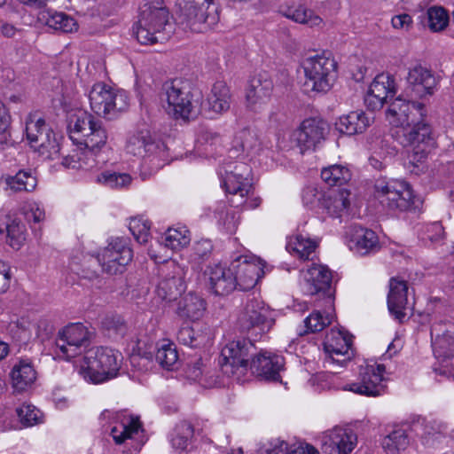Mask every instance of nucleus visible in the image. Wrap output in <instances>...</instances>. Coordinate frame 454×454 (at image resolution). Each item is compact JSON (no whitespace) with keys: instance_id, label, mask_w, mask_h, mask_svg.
Here are the masks:
<instances>
[{"instance_id":"nucleus-1","label":"nucleus","mask_w":454,"mask_h":454,"mask_svg":"<svg viewBox=\"0 0 454 454\" xmlns=\"http://www.w3.org/2000/svg\"><path fill=\"white\" fill-rule=\"evenodd\" d=\"M70 137L77 144L83 145L84 150L71 156L74 164L67 163L72 168H92L94 157L106 145L108 133L103 122L88 112H79L71 121Z\"/></svg>"},{"instance_id":"nucleus-2","label":"nucleus","mask_w":454,"mask_h":454,"mask_svg":"<svg viewBox=\"0 0 454 454\" xmlns=\"http://www.w3.org/2000/svg\"><path fill=\"white\" fill-rule=\"evenodd\" d=\"M160 97L166 113L176 120L184 121L197 114L201 100L200 94L181 79L165 82Z\"/></svg>"},{"instance_id":"nucleus-3","label":"nucleus","mask_w":454,"mask_h":454,"mask_svg":"<svg viewBox=\"0 0 454 454\" xmlns=\"http://www.w3.org/2000/svg\"><path fill=\"white\" fill-rule=\"evenodd\" d=\"M168 21V10L163 0H146L140 7L134 34L141 44H153L167 39L163 31Z\"/></svg>"},{"instance_id":"nucleus-4","label":"nucleus","mask_w":454,"mask_h":454,"mask_svg":"<svg viewBox=\"0 0 454 454\" xmlns=\"http://www.w3.org/2000/svg\"><path fill=\"white\" fill-rule=\"evenodd\" d=\"M122 362V355L110 348L89 349L81 363L80 373L87 380L102 383L114 378Z\"/></svg>"},{"instance_id":"nucleus-5","label":"nucleus","mask_w":454,"mask_h":454,"mask_svg":"<svg viewBox=\"0 0 454 454\" xmlns=\"http://www.w3.org/2000/svg\"><path fill=\"white\" fill-rule=\"evenodd\" d=\"M305 75L303 87L307 91L327 92L336 78L337 63L325 54L309 56L302 62Z\"/></svg>"},{"instance_id":"nucleus-6","label":"nucleus","mask_w":454,"mask_h":454,"mask_svg":"<svg viewBox=\"0 0 454 454\" xmlns=\"http://www.w3.org/2000/svg\"><path fill=\"white\" fill-rule=\"evenodd\" d=\"M184 22L196 33L212 29L219 22L218 7L214 0H179Z\"/></svg>"},{"instance_id":"nucleus-7","label":"nucleus","mask_w":454,"mask_h":454,"mask_svg":"<svg viewBox=\"0 0 454 454\" xmlns=\"http://www.w3.org/2000/svg\"><path fill=\"white\" fill-rule=\"evenodd\" d=\"M402 132L401 144L409 148L408 163L414 168H418V163L424 162L434 145L431 127L423 118L412 122L410 126L404 127Z\"/></svg>"},{"instance_id":"nucleus-8","label":"nucleus","mask_w":454,"mask_h":454,"mask_svg":"<svg viewBox=\"0 0 454 454\" xmlns=\"http://www.w3.org/2000/svg\"><path fill=\"white\" fill-rule=\"evenodd\" d=\"M274 323L270 307L255 297L247 300L237 318V326L240 332H252L255 335L269 332Z\"/></svg>"},{"instance_id":"nucleus-9","label":"nucleus","mask_w":454,"mask_h":454,"mask_svg":"<svg viewBox=\"0 0 454 454\" xmlns=\"http://www.w3.org/2000/svg\"><path fill=\"white\" fill-rule=\"evenodd\" d=\"M89 100L96 114L109 118L124 111L129 106V98L124 90L114 89L103 82L95 83L91 87Z\"/></svg>"},{"instance_id":"nucleus-10","label":"nucleus","mask_w":454,"mask_h":454,"mask_svg":"<svg viewBox=\"0 0 454 454\" xmlns=\"http://www.w3.org/2000/svg\"><path fill=\"white\" fill-rule=\"evenodd\" d=\"M97 259L103 272L122 274L133 259V251L127 239L114 238L98 253Z\"/></svg>"},{"instance_id":"nucleus-11","label":"nucleus","mask_w":454,"mask_h":454,"mask_svg":"<svg viewBox=\"0 0 454 454\" xmlns=\"http://www.w3.org/2000/svg\"><path fill=\"white\" fill-rule=\"evenodd\" d=\"M374 196L382 206L389 209L405 211L414 203L410 185L400 180H377L374 184Z\"/></svg>"},{"instance_id":"nucleus-12","label":"nucleus","mask_w":454,"mask_h":454,"mask_svg":"<svg viewBox=\"0 0 454 454\" xmlns=\"http://www.w3.org/2000/svg\"><path fill=\"white\" fill-rule=\"evenodd\" d=\"M253 348L252 342L247 339L228 342L220 355L219 365L222 372L239 380L248 369V356Z\"/></svg>"},{"instance_id":"nucleus-13","label":"nucleus","mask_w":454,"mask_h":454,"mask_svg":"<svg viewBox=\"0 0 454 454\" xmlns=\"http://www.w3.org/2000/svg\"><path fill=\"white\" fill-rule=\"evenodd\" d=\"M302 290L304 294L316 296L317 302L332 309L334 302V290L332 287V273L324 265L313 264L303 272Z\"/></svg>"},{"instance_id":"nucleus-14","label":"nucleus","mask_w":454,"mask_h":454,"mask_svg":"<svg viewBox=\"0 0 454 454\" xmlns=\"http://www.w3.org/2000/svg\"><path fill=\"white\" fill-rule=\"evenodd\" d=\"M90 342V332L82 324H71L59 332L56 347L59 356L70 359L82 354Z\"/></svg>"},{"instance_id":"nucleus-15","label":"nucleus","mask_w":454,"mask_h":454,"mask_svg":"<svg viewBox=\"0 0 454 454\" xmlns=\"http://www.w3.org/2000/svg\"><path fill=\"white\" fill-rule=\"evenodd\" d=\"M351 345V335L341 330L331 329L324 341L327 367L333 370L336 366L344 367L352 356Z\"/></svg>"},{"instance_id":"nucleus-16","label":"nucleus","mask_w":454,"mask_h":454,"mask_svg":"<svg viewBox=\"0 0 454 454\" xmlns=\"http://www.w3.org/2000/svg\"><path fill=\"white\" fill-rule=\"evenodd\" d=\"M385 365L381 364L361 366L357 381L348 385L345 389L366 396L381 395L385 392Z\"/></svg>"},{"instance_id":"nucleus-17","label":"nucleus","mask_w":454,"mask_h":454,"mask_svg":"<svg viewBox=\"0 0 454 454\" xmlns=\"http://www.w3.org/2000/svg\"><path fill=\"white\" fill-rule=\"evenodd\" d=\"M325 121L317 118L304 120L300 127L292 134V141L299 148L301 153L315 150L325 139L328 133Z\"/></svg>"},{"instance_id":"nucleus-18","label":"nucleus","mask_w":454,"mask_h":454,"mask_svg":"<svg viewBox=\"0 0 454 454\" xmlns=\"http://www.w3.org/2000/svg\"><path fill=\"white\" fill-rule=\"evenodd\" d=\"M427 115V111L423 103L413 100L395 98L387 110V118L390 124L396 127L411 125L412 122L422 120Z\"/></svg>"},{"instance_id":"nucleus-19","label":"nucleus","mask_w":454,"mask_h":454,"mask_svg":"<svg viewBox=\"0 0 454 454\" xmlns=\"http://www.w3.org/2000/svg\"><path fill=\"white\" fill-rule=\"evenodd\" d=\"M223 176V183L227 193L233 196H239L240 201H233L237 204H242L243 199L248 195L251 185V168L244 162H237L233 166L228 164L224 168V174Z\"/></svg>"},{"instance_id":"nucleus-20","label":"nucleus","mask_w":454,"mask_h":454,"mask_svg":"<svg viewBox=\"0 0 454 454\" xmlns=\"http://www.w3.org/2000/svg\"><path fill=\"white\" fill-rule=\"evenodd\" d=\"M273 90V82L266 72L254 75L246 90L247 107L254 112L261 111L270 101Z\"/></svg>"},{"instance_id":"nucleus-21","label":"nucleus","mask_w":454,"mask_h":454,"mask_svg":"<svg viewBox=\"0 0 454 454\" xmlns=\"http://www.w3.org/2000/svg\"><path fill=\"white\" fill-rule=\"evenodd\" d=\"M162 270L164 276L159 281L156 287V294L160 299L170 302L177 299L186 286L184 281V270L171 262Z\"/></svg>"},{"instance_id":"nucleus-22","label":"nucleus","mask_w":454,"mask_h":454,"mask_svg":"<svg viewBox=\"0 0 454 454\" xmlns=\"http://www.w3.org/2000/svg\"><path fill=\"white\" fill-rule=\"evenodd\" d=\"M406 81V94L412 98H422L432 95L437 85V80L433 72L419 64L409 69Z\"/></svg>"},{"instance_id":"nucleus-23","label":"nucleus","mask_w":454,"mask_h":454,"mask_svg":"<svg viewBox=\"0 0 454 454\" xmlns=\"http://www.w3.org/2000/svg\"><path fill=\"white\" fill-rule=\"evenodd\" d=\"M431 338L434 356L446 360L454 356V325L450 322H434L431 326Z\"/></svg>"},{"instance_id":"nucleus-24","label":"nucleus","mask_w":454,"mask_h":454,"mask_svg":"<svg viewBox=\"0 0 454 454\" xmlns=\"http://www.w3.org/2000/svg\"><path fill=\"white\" fill-rule=\"evenodd\" d=\"M356 444V434L340 427L327 431L321 437V450L324 454H349Z\"/></svg>"},{"instance_id":"nucleus-25","label":"nucleus","mask_w":454,"mask_h":454,"mask_svg":"<svg viewBox=\"0 0 454 454\" xmlns=\"http://www.w3.org/2000/svg\"><path fill=\"white\" fill-rule=\"evenodd\" d=\"M347 236L349 248L361 255L373 254L380 249L377 234L370 229L353 225L347 231Z\"/></svg>"},{"instance_id":"nucleus-26","label":"nucleus","mask_w":454,"mask_h":454,"mask_svg":"<svg viewBox=\"0 0 454 454\" xmlns=\"http://www.w3.org/2000/svg\"><path fill=\"white\" fill-rule=\"evenodd\" d=\"M395 81L388 74H378L371 83L364 103L372 111L380 109L386 99L395 94Z\"/></svg>"},{"instance_id":"nucleus-27","label":"nucleus","mask_w":454,"mask_h":454,"mask_svg":"<svg viewBox=\"0 0 454 454\" xmlns=\"http://www.w3.org/2000/svg\"><path fill=\"white\" fill-rule=\"evenodd\" d=\"M237 278V287L247 291L253 288L261 278L262 269L258 263L249 261L247 256L240 255L231 263Z\"/></svg>"},{"instance_id":"nucleus-28","label":"nucleus","mask_w":454,"mask_h":454,"mask_svg":"<svg viewBox=\"0 0 454 454\" xmlns=\"http://www.w3.org/2000/svg\"><path fill=\"white\" fill-rule=\"evenodd\" d=\"M284 357L278 355H270L267 352L260 353L252 359L250 369L253 373L267 380H280V372L284 369Z\"/></svg>"},{"instance_id":"nucleus-29","label":"nucleus","mask_w":454,"mask_h":454,"mask_svg":"<svg viewBox=\"0 0 454 454\" xmlns=\"http://www.w3.org/2000/svg\"><path fill=\"white\" fill-rule=\"evenodd\" d=\"M160 145L153 137L151 131L146 129H138L130 132L127 137L125 151L136 157H145L156 153Z\"/></svg>"},{"instance_id":"nucleus-30","label":"nucleus","mask_w":454,"mask_h":454,"mask_svg":"<svg viewBox=\"0 0 454 454\" xmlns=\"http://www.w3.org/2000/svg\"><path fill=\"white\" fill-rule=\"evenodd\" d=\"M207 274L210 289L216 295L229 294L237 288V278L231 265L225 268L222 264H215L208 268Z\"/></svg>"},{"instance_id":"nucleus-31","label":"nucleus","mask_w":454,"mask_h":454,"mask_svg":"<svg viewBox=\"0 0 454 454\" xmlns=\"http://www.w3.org/2000/svg\"><path fill=\"white\" fill-rule=\"evenodd\" d=\"M407 291L408 286L405 281L395 278L390 279L387 307L390 313L399 322H402L406 317L408 309Z\"/></svg>"},{"instance_id":"nucleus-32","label":"nucleus","mask_w":454,"mask_h":454,"mask_svg":"<svg viewBox=\"0 0 454 454\" xmlns=\"http://www.w3.org/2000/svg\"><path fill=\"white\" fill-rule=\"evenodd\" d=\"M279 12L284 17L309 27H319L324 25L323 19L303 4L281 6Z\"/></svg>"},{"instance_id":"nucleus-33","label":"nucleus","mask_w":454,"mask_h":454,"mask_svg":"<svg viewBox=\"0 0 454 454\" xmlns=\"http://www.w3.org/2000/svg\"><path fill=\"white\" fill-rule=\"evenodd\" d=\"M206 311V301L198 294L190 292L177 303L176 314L183 319L199 320Z\"/></svg>"},{"instance_id":"nucleus-34","label":"nucleus","mask_w":454,"mask_h":454,"mask_svg":"<svg viewBox=\"0 0 454 454\" xmlns=\"http://www.w3.org/2000/svg\"><path fill=\"white\" fill-rule=\"evenodd\" d=\"M38 20L49 27L63 33H71L77 29V23L71 16L51 9H43L38 13Z\"/></svg>"},{"instance_id":"nucleus-35","label":"nucleus","mask_w":454,"mask_h":454,"mask_svg":"<svg viewBox=\"0 0 454 454\" xmlns=\"http://www.w3.org/2000/svg\"><path fill=\"white\" fill-rule=\"evenodd\" d=\"M371 119L362 110L340 116L336 122L338 130L348 136L363 133L370 126Z\"/></svg>"},{"instance_id":"nucleus-36","label":"nucleus","mask_w":454,"mask_h":454,"mask_svg":"<svg viewBox=\"0 0 454 454\" xmlns=\"http://www.w3.org/2000/svg\"><path fill=\"white\" fill-rule=\"evenodd\" d=\"M207 100L209 111L217 114L226 113L230 109L231 103L230 88L223 81L215 82Z\"/></svg>"},{"instance_id":"nucleus-37","label":"nucleus","mask_w":454,"mask_h":454,"mask_svg":"<svg viewBox=\"0 0 454 454\" xmlns=\"http://www.w3.org/2000/svg\"><path fill=\"white\" fill-rule=\"evenodd\" d=\"M11 377L13 387L23 391L35 382L36 372L28 360H20L13 366Z\"/></svg>"},{"instance_id":"nucleus-38","label":"nucleus","mask_w":454,"mask_h":454,"mask_svg":"<svg viewBox=\"0 0 454 454\" xmlns=\"http://www.w3.org/2000/svg\"><path fill=\"white\" fill-rule=\"evenodd\" d=\"M350 192L347 189L333 191L324 195L320 204L332 216H340L349 207Z\"/></svg>"},{"instance_id":"nucleus-39","label":"nucleus","mask_w":454,"mask_h":454,"mask_svg":"<svg viewBox=\"0 0 454 454\" xmlns=\"http://www.w3.org/2000/svg\"><path fill=\"white\" fill-rule=\"evenodd\" d=\"M142 433V425L138 418H129L111 429V435L116 444H122L129 439H137Z\"/></svg>"},{"instance_id":"nucleus-40","label":"nucleus","mask_w":454,"mask_h":454,"mask_svg":"<svg viewBox=\"0 0 454 454\" xmlns=\"http://www.w3.org/2000/svg\"><path fill=\"white\" fill-rule=\"evenodd\" d=\"M317 306L319 308L323 307L325 310L323 312L321 310H316L305 318L304 324L307 328V333L320 332L329 325L333 319V307L329 309L324 305V302H317Z\"/></svg>"},{"instance_id":"nucleus-41","label":"nucleus","mask_w":454,"mask_h":454,"mask_svg":"<svg viewBox=\"0 0 454 454\" xmlns=\"http://www.w3.org/2000/svg\"><path fill=\"white\" fill-rule=\"evenodd\" d=\"M7 187L15 192H32L37 185L36 177L30 172L20 170L15 176L4 178Z\"/></svg>"},{"instance_id":"nucleus-42","label":"nucleus","mask_w":454,"mask_h":454,"mask_svg":"<svg viewBox=\"0 0 454 454\" xmlns=\"http://www.w3.org/2000/svg\"><path fill=\"white\" fill-rule=\"evenodd\" d=\"M317 247V243L315 240L300 234L290 239L286 245V249L301 260H309Z\"/></svg>"},{"instance_id":"nucleus-43","label":"nucleus","mask_w":454,"mask_h":454,"mask_svg":"<svg viewBox=\"0 0 454 454\" xmlns=\"http://www.w3.org/2000/svg\"><path fill=\"white\" fill-rule=\"evenodd\" d=\"M321 178L330 186H340L350 180L351 173L347 167L336 164L324 168Z\"/></svg>"},{"instance_id":"nucleus-44","label":"nucleus","mask_w":454,"mask_h":454,"mask_svg":"<svg viewBox=\"0 0 454 454\" xmlns=\"http://www.w3.org/2000/svg\"><path fill=\"white\" fill-rule=\"evenodd\" d=\"M408 445L409 438L406 431L403 428L393 430L382 441V447L388 454H397L405 450Z\"/></svg>"},{"instance_id":"nucleus-45","label":"nucleus","mask_w":454,"mask_h":454,"mask_svg":"<svg viewBox=\"0 0 454 454\" xmlns=\"http://www.w3.org/2000/svg\"><path fill=\"white\" fill-rule=\"evenodd\" d=\"M191 241L190 231L185 227L168 228L162 243L166 247L177 250L186 247Z\"/></svg>"},{"instance_id":"nucleus-46","label":"nucleus","mask_w":454,"mask_h":454,"mask_svg":"<svg viewBox=\"0 0 454 454\" xmlns=\"http://www.w3.org/2000/svg\"><path fill=\"white\" fill-rule=\"evenodd\" d=\"M193 433L194 430L190 422L181 421L174 430L171 438L172 447L179 451L186 450Z\"/></svg>"},{"instance_id":"nucleus-47","label":"nucleus","mask_w":454,"mask_h":454,"mask_svg":"<svg viewBox=\"0 0 454 454\" xmlns=\"http://www.w3.org/2000/svg\"><path fill=\"white\" fill-rule=\"evenodd\" d=\"M18 419L24 427H33L42 422L43 414L34 405L23 403L16 409Z\"/></svg>"},{"instance_id":"nucleus-48","label":"nucleus","mask_w":454,"mask_h":454,"mask_svg":"<svg viewBox=\"0 0 454 454\" xmlns=\"http://www.w3.org/2000/svg\"><path fill=\"white\" fill-rule=\"evenodd\" d=\"M155 359L161 367L168 370L173 369L178 360L176 346L173 343L160 345L157 349Z\"/></svg>"},{"instance_id":"nucleus-49","label":"nucleus","mask_w":454,"mask_h":454,"mask_svg":"<svg viewBox=\"0 0 454 454\" xmlns=\"http://www.w3.org/2000/svg\"><path fill=\"white\" fill-rule=\"evenodd\" d=\"M5 230L7 238L6 242L12 248L17 250L20 249L26 239L25 226L15 220H12L6 223Z\"/></svg>"},{"instance_id":"nucleus-50","label":"nucleus","mask_w":454,"mask_h":454,"mask_svg":"<svg viewBox=\"0 0 454 454\" xmlns=\"http://www.w3.org/2000/svg\"><path fill=\"white\" fill-rule=\"evenodd\" d=\"M97 180L109 188L117 189L128 186L131 183V176L125 173L106 171L98 175Z\"/></svg>"},{"instance_id":"nucleus-51","label":"nucleus","mask_w":454,"mask_h":454,"mask_svg":"<svg viewBox=\"0 0 454 454\" xmlns=\"http://www.w3.org/2000/svg\"><path fill=\"white\" fill-rule=\"evenodd\" d=\"M50 129L43 118L36 119L35 115H29L26 121V135L29 145L38 141L43 133Z\"/></svg>"},{"instance_id":"nucleus-52","label":"nucleus","mask_w":454,"mask_h":454,"mask_svg":"<svg viewBox=\"0 0 454 454\" xmlns=\"http://www.w3.org/2000/svg\"><path fill=\"white\" fill-rule=\"evenodd\" d=\"M428 27L434 32L443 30L449 23V16L442 7L433 6L427 10Z\"/></svg>"},{"instance_id":"nucleus-53","label":"nucleus","mask_w":454,"mask_h":454,"mask_svg":"<svg viewBox=\"0 0 454 454\" xmlns=\"http://www.w3.org/2000/svg\"><path fill=\"white\" fill-rule=\"evenodd\" d=\"M178 341L191 348L199 347L204 340V336L190 325H183L177 332Z\"/></svg>"},{"instance_id":"nucleus-54","label":"nucleus","mask_w":454,"mask_h":454,"mask_svg":"<svg viewBox=\"0 0 454 454\" xmlns=\"http://www.w3.org/2000/svg\"><path fill=\"white\" fill-rule=\"evenodd\" d=\"M129 229L138 243L145 244L148 241L150 225L146 221L138 217L131 218Z\"/></svg>"},{"instance_id":"nucleus-55","label":"nucleus","mask_w":454,"mask_h":454,"mask_svg":"<svg viewBox=\"0 0 454 454\" xmlns=\"http://www.w3.org/2000/svg\"><path fill=\"white\" fill-rule=\"evenodd\" d=\"M445 427L435 422H429L425 427V432L422 435V443L427 447H434L435 442H439L442 437Z\"/></svg>"},{"instance_id":"nucleus-56","label":"nucleus","mask_w":454,"mask_h":454,"mask_svg":"<svg viewBox=\"0 0 454 454\" xmlns=\"http://www.w3.org/2000/svg\"><path fill=\"white\" fill-rule=\"evenodd\" d=\"M213 251V245L209 239H200L194 243L191 257L198 262L209 258Z\"/></svg>"},{"instance_id":"nucleus-57","label":"nucleus","mask_w":454,"mask_h":454,"mask_svg":"<svg viewBox=\"0 0 454 454\" xmlns=\"http://www.w3.org/2000/svg\"><path fill=\"white\" fill-rule=\"evenodd\" d=\"M102 326L109 333L115 335H123L126 331V325L120 316H106L102 320Z\"/></svg>"},{"instance_id":"nucleus-58","label":"nucleus","mask_w":454,"mask_h":454,"mask_svg":"<svg viewBox=\"0 0 454 454\" xmlns=\"http://www.w3.org/2000/svg\"><path fill=\"white\" fill-rule=\"evenodd\" d=\"M59 145L55 137V135L50 136L46 143H44L42 149H39V154L46 160H55L59 154Z\"/></svg>"},{"instance_id":"nucleus-59","label":"nucleus","mask_w":454,"mask_h":454,"mask_svg":"<svg viewBox=\"0 0 454 454\" xmlns=\"http://www.w3.org/2000/svg\"><path fill=\"white\" fill-rule=\"evenodd\" d=\"M235 143L243 152L249 153L254 147V137L250 131L243 129L236 137Z\"/></svg>"},{"instance_id":"nucleus-60","label":"nucleus","mask_w":454,"mask_h":454,"mask_svg":"<svg viewBox=\"0 0 454 454\" xmlns=\"http://www.w3.org/2000/svg\"><path fill=\"white\" fill-rule=\"evenodd\" d=\"M302 201L306 206L321 202V192L314 186H307L302 192Z\"/></svg>"},{"instance_id":"nucleus-61","label":"nucleus","mask_w":454,"mask_h":454,"mask_svg":"<svg viewBox=\"0 0 454 454\" xmlns=\"http://www.w3.org/2000/svg\"><path fill=\"white\" fill-rule=\"evenodd\" d=\"M10 268L4 262H0V294L7 291L10 286Z\"/></svg>"},{"instance_id":"nucleus-62","label":"nucleus","mask_w":454,"mask_h":454,"mask_svg":"<svg viewBox=\"0 0 454 454\" xmlns=\"http://www.w3.org/2000/svg\"><path fill=\"white\" fill-rule=\"evenodd\" d=\"M443 237V227L439 223L430 224L427 229V238L431 242H437Z\"/></svg>"},{"instance_id":"nucleus-63","label":"nucleus","mask_w":454,"mask_h":454,"mask_svg":"<svg viewBox=\"0 0 454 454\" xmlns=\"http://www.w3.org/2000/svg\"><path fill=\"white\" fill-rule=\"evenodd\" d=\"M412 23V19L409 14L403 13L392 18V25L397 29H408Z\"/></svg>"},{"instance_id":"nucleus-64","label":"nucleus","mask_w":454,"mask_h":454,"mask_svg":"<svg viewBox=\"0 0 454 454\" xmlns=\"http://www.w3.org/2000/svg\"><path fill=\"white\" fill-rule=\"evenodd\" d=\"M288 452L287 443L284 441H278L272 448L261 450L260 454H288Z\"/></svg>"}]
</instances>
